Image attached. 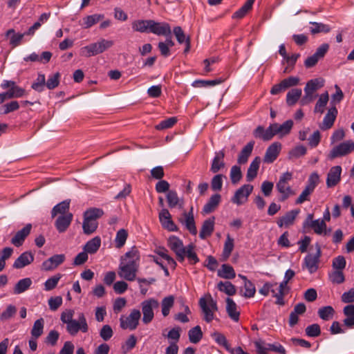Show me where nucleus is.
<instances>
[{"mask_svg":"<svg viewBox=\"0 0 354 354\" xmlns=\"http://www.w3.org/2000/svg\"><path fill=\"white\" fill-rule=\"evenodd\" d=\"M98 223L97 221H91L84 218L82 223L83 232L86 234H91L95 232L97 228Z\"/></svg>","mask_w":354,"mask_h":354,"instance_id":"nucleus-44","label":"nucleus"},{"mask_svg":"<svg viewBox=\"0 0 354 354\" xmlns=\"http://www.w3.org/2000/svg\"><path fill=\"white\" fill-rule=\"evenodd\" d=\"M34 261V254L30 252H23L14 262L13 268L20 269L30 265Z\"/></svg>","mask_w":354,"mask_h":354,"instance_id":"nucleus-26","label":"nucleus"},{"mask_svg":"<svg viewBox=\"0 0 354 354\" xmlns=\"http://www.w3.org/2000/svg\"><path fill=\"white\" fill-rule=\"evenodd\" d=\"M328 102V94L327 92H326L319 96V98L315 104L314 111L315 113H323L324 112V108L326 106Z\"/></svg>","mask_w":354,"mask_h":354,"instance_id":"nucleus-48","label":"nucleus"},{"mask_svg":"<svg viewBox=\"0 0 354 354\" xmlns=\"http://www.w3.org/2000/svg\"><path fill=\"white\" fill-rule=\"evenodd\" d=\"M139 268L140 252L137 248L133 246L130 251L120 257L118 274L124 280L133 281L136 279Z\"/></svg>","mask_w":354,"mask_h":354,"instance_id":"nucleus-1","label":"nucleus"},{"mask_svg":"<svg viewBox=\"0 0 354 354\" xmlns=\"http://www.w3.org/2000/svg\"><path fill=\"white\" fill-rule=\"evenodd\" d=\"M7 97L8 99L17 98L24 96L26 94V91L16 84L10 88L7 92Z\"/></svg>","mask_w":354,"mask_h":354,"instance_id":"nucleus-55","label":"nucleus"},{"mask_svg":"<svg viewBox=\"0 0 354 354\" xmlns=\"http://www.w3.org/2000/svg\"><path fill=\"white\" fill-rule=\"evenodd\" d=\"M224 150H221L215 153V156L212 160V162L210 167V171L212 173L216 174L225 167V164L224 162Z\"/></svg>","mask_w":354,"mask_h":354,"instance_id":"nucleus-24","label":"nucleus"},{"mask_svg":"<svg viewBox=\"0 0 354 354\" xmlns=\"http://www.w3.org/2000/svg\"><path fill=\"white\" fill-rule=\"evenodd\" d=\"M212 337L214 339L215 342L218 344L223 346L227 350L230 349V345L225 336L223 334L218 332H214L212 334Z\"/></svg>","mask_w":354,"mask_h":354,"instance_id":"nucleus-61","label":"nucleus"},{"mask_svg":"<svg viewBox=\"0 0 354 354\" xmlns=\"http://www.w3.org/2000/svg\"><path fill=\"white\" fill-rule=\"evenodd\" d=\"M221 201V195L216 194L212 195L203 209V214H209L215 210Z\"/></svg>","mask_w":354,"mask_h":354,"instance_id":"nucleus-32","label":"nucleus"},{"mask_svg":"<svg viewBox=\"0 0 354 354\" xmlns=\"http://www.w3.org/2000/svg\"><path fill=\"white\" fill-rule=\"evenodd\" d=\"M32 285L30 278H24L19 280L14 287L13 292L15 295H19L26 291Z\"/></svg>","mask_w":354,"mask_h":354,"instance_id":"nucleus-37","label":"nucleus"},{"mask_svg":"<svg viewBox=\"0 0 354 354\" xmlns=\"http://www.w3.org/2000/svg\"><path fill=\"white\" fill-rule=\"evenodd\" d=\"M214 217L206 219L199 233V236L201 239H205L212 235L214 230Z\"/></svg>","mask_w":354,"mask_h":354,"instance_id":"nucleus-28","label":"nucleus"},{"mask_svg":"<svg viewBox=\"0 0 354 354\" xmlns=\"http://www.w3.org/2000/svg\"><path fill=\"white\" fill-rule=\"evenodd\" d=\"M44 326V320L40 318L36 320L31 330V335L36 339L39 338L43 333Z\"/></svg>","mask_w":354,"mask_h":354,"instance_id":"nucleus-45","label":"nucleus"},{"mask_svg":"<svg viewBox=\"0 0 354 354\" xmlns=\"http://www.w3.org/2000/svg\"><path fill=\"white\" fill-rule=\"evenodd\" d=\"M32 228L31 224H27L21 230L18 231L12 238L11 243L16 247L21 246L25 239L28 236Z\"/></svg>","mask_w":354,"mask_h":354,"instance_id":"nucleus-25","label":"nucleus"},{"mask_svg":"<svg viewBox=\"0 0 354 354\" xmlns=\"http://www.w3.org/2000/svg\"><path fill=\"white\" fill-rule=\"evenodd\" d=\"M337 113V109L335 106L330 108L328 110L322 123L319 125L320 129L322 130H328L330 129L334 124Z\"/></svg>","mask_w":354,"mask_h":354,"instance_id":"nucleus-23","label":"nucleus"},{"mask_svg":"<svg viewBox=\"0 0 354 354\" xmlns=\"http://www.w3.org/2000/svg\"><path fill=\"white\" fill-rule=\"evenodd\" d=\"M329 280L333 283L340 284L344 282L345 277L342 270H334L328 274Z\"/></svg>","mask_w":354,"mask_h":354,"instance_id":"nucleus-54","label":"nucleus"},{"mask_svg":"<svg viewBox=\"0 0 354 354\" xmlns=\"http://www.w3.org/2000/svg\"><path fill=\"white\" fill-rule=\"evenodd\" d=\"M73 214L66 213L64 215H60L55 222V226L59 233H63L67 230L73 221Z\"/></svg>","mask_w":354,"mask_h":354,"instance_id":"nucleus-22","label":"nucleus"},{"mask_svg":"<svg viewBox=\"0 0 354 354\" xmlns=\"http://www.w3.org/2000/svg\"><path fill=\"white\" fill-rule=\"evenodd\" d=\"M174 34L176 37V39L179 44L185 43L186 47L184 52L186 53L190 49V37L189 36H186L184 31L183 30L180 26H176L173 30Z\"/></svg>","mask_w":354,"mask_h":354,"instance_id":"nucleus-29","label":"nucleus"},{"mask_svg":"<svg viewBox=\"0 0 354 354\" xmlns=\"http://www.w3.org/2000/svg\"><path fill=\"white\" fill-rule=\"evenodd\" d=\"M221 82H223V80H195L192 83V86L194 87H207V86H213L216 84H219Z\"/></svg>","mask_w":354,"mask_h":354,"instance_id":"nucleus-56","label":"nucleus"},{"mask_svg":"<svg viewBox=\"0 0 354 354\" xmlns=\"http://www.w3.org/2000/svg\"><path fill=\"white\" fill-rule=\"evenodd\" d=\"M104 214V212L100 208H90L84 213V218L91 221H97Z\"/></svg>","mask_w":354,"mask_h":354,"instance_id":"nucleus-47","label":"nucleus"},{"mask_svg":"<svg viewBox=\"0 0 354 354\" xmlns=\"http://www.w3.org/2000/svg\"><path fill=\"white\" fill-rule=\"evenodd\" d=\"M167 200L168 205L170 208H174L179 206V208H182V205L179 204V198L175 191L170 190L167 194Z\"/></svg>","mask_w":354,"mask_h":354,"instance_id":"nucleus-53","label":"nucleus"},{"mask_svg":"<svg viewBox=\"0 0 354 354\" xmlns=\"http://www.w3.org/2000/svg\"><path fill=\"white\" fill-rule=\"evenodd\" d=\"M151 20H136L132 23V28L140 32H149Z\"/></svg>","mask_w":354,"mask_h":354,"instance_id":"nucleus-39","label":"nucleus"},{"mask_svg":"<svg viewBox=\"0 0 354 354\" xmlns=\"http://www.w3.org/2000/svg\"><path fill=\"white\" fill-rule=\"evenodd\" d=\"M187 257L192 264H196L199 261L196 253L194 251V246L192 244L186 246L185 250V257Z\"/></svg>","mask_w":354,"mask_h":354,"instance_id":"nucleus-58","label":"nucleus"},{"mask_svg":"<svg viewBox=\"0 0 354 354\" xmlns=\"http://www.w3.org/2000/svg\"><path fill=\"white\" fill-rule=\"evenodd\" d=\"M112 328L108 325H104L100 330V336L104 341H109L113 336Z\"/></svg>","mask_w":354,"mask_h":354,"instance_id":"nucleus-63","label":"nucleus"},{"mask_svg":"<svg viewBox=\"0 0 354 354\" xmlns=\"http://www.w3.org/2000/svg\"><path fill=\"white\" fill-rule=\"evenodd\" d=\"M335 313V310L332 306H327L320 308L318 310V315L319 317L325 321L330 319Z\"/></svg>","mask_w":354,"mask_h":354,"instance_id":"nucleus-52","label":"nucleus"},{"mask_svg":"<svg viewBox=\"0 0 354 354\" xmlns=\"http://www.w3.org/2000/svg\"><path fill=\"white\" fill-rule=\"evenodd\" d=\"M59 73H55L53 75H50L48 77L47 82H46V87L50 90L55 88L59 85Z\"/></svg>","mask_w":354,"mask_h":354,"instance_id":"nucleus-60","label":"nucleus"},{"mask_svg":"<svg viewBox=\"0 0 354 354\" xmlns=\"http://www.w3.org/2000/svg\"><path fill=\"white\" fill-rule=\"evenodd\" d=\"M65 255L55 254L44 261L41 264V269L45 271H50L55 269L65 261Z\"/></svg>","mask_w":354,"mask_h":354,"instance_id":"nucleus-20","label":"nucleus"},{"mask_svg":"<svg viewBox=\"0 0 354 354\" xmlns=\"http://www.w3.org/2000/svg\"><path fill=\"white\" fill-rule=\"evenodd\" d=\"M218 275L223 279H232L235 277L236 274L232 266L228 264H223L218 271Z\"/></svg>","mask_w":354,"mask_h":354,"instance_id":"nucleus-42","label":"nucleus"},{"mask_svg":"<svg viewBox=\"0 0 354 354\" xmlns=\"http://www.w3.org/2000/svg\"><path fill=\"white\" fill-rule=\"evenodd\" d=\"M342 167L339 165L332 167L326 178V185L328 187H333L337 185L341 179Z\"/></svg>","mask_w":354,"mask_h":354,"instance_id":"nucleus-21","label":"nucleus"},{"mask_svg":"<svg viewBox=\"0 0 354 354\" xmlns=\"http://www.w3.org/2000/svg\"><path fill=\"white\" fill-rule=\"evenodd\" d=\"M310 227L317 234H326V224L323 220L317 219L312 221Z\"/></svg>","mask_w":354,"mask_h":354,"instance_id":"nucleus-46","label":"nucleus"},{"mask_svg":"<svg viewBox=\"0 0 354 354\" xmlns=\"http://www.w3.org/2000/svg\"><path fill=\"white\" fill-rule=\"evenodd\" d=\"M302 91L301 88H292L289 91L286 95V103L288 106H293L301 97Z\"/></svg>","mask_w":354,"mask_h":354,"instance_id":"nucleus-41","label":"nucleus"},{"mask_svg":"<svg viewBox=\"0 0 354 354\" xmlns=\"http://www.w3.org/2000/svg\"><path fill=\"white\" fill-rule=\"evenodd\" d=\"M74 310L68 309L62 313L60 319L66 325L67 332L73 336L76 335L80 331L86 333L88 330V325L86 318L83 313H78L77 319H73Z\"/></svg>","mask_w":354,"mask_h":354,"instance_id":"nucleus-2","label":"nucleus"},{"mask_svg":"<svg viewBox=\"0 0 354 354\" xmlns=\"http://www.w3.org/2000/svg\"><path fill=\"white\" fill-rule=\"evenodd\" d=\"M104 18V15L95 14L88 15L83 18V26L85 28H88L98 23L101 19Z\"/></svg>","mask_w":354,"mask_h":354,"instance_id":"nucleus-50","label":"nucleus"},{"mask_svg":"<svg viewBox=\"0 0 354 354\" xmlns=\"http://www.w3.org/2000/svg\"><path fill=\"white\" fill-rule=\"evenodd\" d=\"M299 213V209H294L289 211L286 213V214L283 216H281L278 221H277V225L279 227H281L283 226L285 227H289L290 225H293L295 220Z\"/></svg>","mask_w":354,"mask_h":354,"instance_id":"nucleus-27","label":"nucleus"},{"mask_svg":"<svg viewBox=\"0 0 354 354\" xmlns=\"http://www.w3.org/2000/svg\"><path fill=\"white\" fill-rule=\"evenodd\" d=\"M292 174L288 171L283 173L280 176L276 185V188L281 194L279 198L280 201H285L289 197L296 194L295 190H293L288 184L289 181L292 180Z\"/></svg>","mask_w":354,"mask_h":354,"instance_id":"nucleus-4","label":"nucleus"},{"mask_svg":"<svg viewBox=\"0 0 354 354\" xmlns=\"http://www.w3.org/2000/svg\"><path fill=\"white\" fill-rule=\"evenodd\" d=\"M254 145V142L250 141L242 149L237 159L239 164L243 165L248 162V158L252 152Z\"/></svg>","mask_w":354,"mask_h":354,"instance_id":"nucleus-31","label":"nucleus"},{"mask_svg":"<svg viewBox=\"0 0 354 354\" xmlns=\"http://www.w3.org/2000/svg\"><path fill=\"white\" fill-rule=\"evenodd\" d=\"M199 306L204 313V320L207 323L211 322L214 318V312L218 310L216 301L212 299L211 295H209L207 299H200Z\"/></svg>","mask_w":354,"mask_h":354,"instance_id":"nucleus-7","label":"nucleus"},{"mask_svg":"<svg viewBox=\"0 0 354 354\" xmlns=\"http://www.w3.org/2000/svg\"><path fill=\"white\" fill-rule=\"evenodd\" d=\"M159 221L162 225V226L170 231V232H176L178 228L176 225L171 220V216L167 209H162L159 213Z\"/></svg>","mask_w":354,"mask_h":354,"instance_id":"nucleus-18","label":"nucleus"},{"mask_svg":"<svg viewBox=\"0 0 354 354\" xmlns=\"http://www.w3.org/2000/svg\"><path fill=\"white\" fill-rule=\"evenodd\" d=\"M178 221L182 223L192 234L196 235L197 234L192 207L189 212H184L182 216L178 218Z\"/></svg>","mask_w":354,"mask_h":354,"instance_id":"nucleus-12","label":"nucleus"},{"mask_svg":"<svg viewBox=\"0 0 354 354\" xmlns=\"http://www.w3.org/2000/svg\"><path fill=\"white\" fill-rule=\"evenodd\" d=\"M167 246L173 251L178 261L183 262L185 260V250L183 241L176 236H171L167 239Z\"/></svg>","mask_w":354,"mask_h":354,"instance_id":"nucleus-11","label":"nucleus"},{"mask_svg":"<svg viewBox=\"0 0 354 354\" xmlns=\"http://www.w3.org/2000/svg\"><path fill=\"white\" fill-rule=\"evenodd\" d=\"M140 317V311L138 309H133L127 317L123 315L120 317V327L124 330H133L138 327Z\"/></svg>","mask_w":354,"mask_h":354,"instance_id":"nucleus-9","label":"nucleus"},{"mask_svg":"<svg viewBox=\"0 0 354 354\" xmlns=\"http://www.w3.org/2000/svg\"><path fill=\"white\" fill-rule=\"evenodd\" d=\"M234 239L232 238L230 234H227L222 253L223 261H226L230 257L234 247Z\"/></svg>","mask_w":354,"mask_h":354,"instance_id":"nucleus-40","label":"nucleus"},{"mask_svg":"<svg viewBox=\"0 0 354 354\" xmlns=\"http://www.w3.org/2000/svg\"><path fill=\"white\" fill-rule=\"evenodd\" d=\"M114 42L112 40L100 39L97 42L92 43L81 48V53L82 55L89 57L102 53L105 50L111 48Z\"/></svg>","mask_w":354,"mask_h":354,"instance_id":"nucleus-3","label":"nucleus"},{"mask_svg":"<svg viewBox=\"0 0 354 354\" xmlns=\"http://www.w3.org/2000/svg\"><path fill=\"white\" fill-rule=\"evenodd\" d=\"M329 46L327 44H323L316 50V52L311 56L308 57L304 62V65L306 68H312L315 66L318 61L322 59L327 51L328 50Z\"/></svg>","mask_w":354,"mask_h":354,"instance_id":"nucleus-14","label":"nucleus"},{"mask_svg":"<svg viewBox=\"0 0 354 354\" xmlns=\"http://www.w3.org/2000/svg\"><path fill=\"white\" fill-rule=\"evenodd\" d=\"M217 288L221 292H223L229 296L236 294V288L230 281H220L217 285Z\"/></svg>","mask_w":354,"mask_h":354,"instance_id":"nucleus-43","label":"nucleus"},{"mask_svg":"<svg viewBox=\"0 0 354 354\" xmlns=\"http://www.w3.org/2000/svg\"><path fill=\"white\" fill-rule=\"evenodd\" d=\"M315 252L310 253L304 258V263L310 273L315 272L319 268L322 255L321 247L319 243L315 245Z\"/></svg>","mask_w":354,"mask_h":354,"instance_id":"nucleus-10","label":"nucleus"},{"mask_svg":"<svg viewBox=\"0 0 354 354\" xmlns=\"http://www.w3.org/2000/svg\"><path fill=\"white\" fill-rule=\"evenodd\" d=\"M101 245V239L99 236H95L88 241L84 247V250L89 254L95 253Z\"/></svg>","mask_w":354,"mask_h":354,"instance_id":"nucleus-38","label":"nucleus"},{"mask_svg":"<svg viewBox=\"0 0 354 354\" xmlns=\"http://www.w3.org/2000/svg\"><path fill=\"white\" fill-rule=\"evenodd\" d=\"M299 79L296 77H289L283 80L279 84L274 85L271 90L272 95H277L289 87L294 86L298 84Z\"/></svg>","mask_w":354,"mask_h":354,"instance_id":"nucleus-15","label":"nucleus"},{"mask_svg":"<svg viewBox=\"0 0 354 354\" xmlns=\"http://www.w3.org/2000/svg\"><path fill=\"white\" fill-rule=\"evenodd\" d=\"M140 305L143 315L142 321L145 324H149L153 319V310L158 308L159 302L157 299L151 298L143 301Z\"/></svg>","mask_w":354,"mask_h":354,"instance_id":"nucleus-8","label":"nucleus"},{"mask_svg":"<svg viewBox=\"0 0 354 354\" xmlns=\"http://www.w3.org/2000/svg\"><path fill=\"white\" fill-rule=\"evenodd\" d=\"M226 310L229 317L234 321L238 322L240 313L237 310L235 302L230 297L226 299Z\"/></svg>","mask_w":354,"mask_h":354,"instance_id":"nucleus-33","label":"nucleus"},{"mask_svg":"<svg viewBox=\"0 0 354 354\" xmlns=\"http://www.w3.org/2000/svg\"><path fill=\"white\" fill-rule=\"evenodd\" d=\"M324 86V80L322 79H313L308 81L304 88L305 95L301 98L300 104L304 106L314 100V93L319 88Z\"/></svg>","mask_w":354,"mask_h":354,"instance_id":"nucleus-6","label":"nucleus"},{"mask_svg":"<svg viewBox=\"0 0 354 354\" xmlns=\"http://www.w3.org/2000/svg\"><path fill=\"white\" fill-rule=\"evenodd\" d=\"M253 135L256 138L268 141L277 135V133L273 124H271L266 129L262 126H258L254 131Z\"/></svg>","mask_w":354,"mask_h":354,"instance_id":"nucleus-17","label":"nucleus"},{"mask_svg":"<svg viewBox=\"0 0 354 354\" xmlns=\"http://www.w3.org/2000/svg\"><path fill=\"white\" fill-rule=\"evenodd\" d=\"M253 190V186L249 184L241 186L237 189L232 198V202L240 205L247 201L248 196Z\"/></svg>","mask_w":354,"mask_h":354,"instance_id":"nucleus-13","label":"nucleus"},{"mask_svg":"<svg viewBox=\"0 0 354 354\" xmlns=\"http://www.w3.org/2000/svg\"><path fill=\"white\" fill-rule=\"evenodd\" d=\"M149 32L153 33L158 36H170L171 30L169 24L166 22H157L151 20Z\"/></svg>","mask_w":354,"mask_h":354,"instance_id":"nucleus-16","label":"nucleus"},{"mask_svg":"<svg viewBox=\"0 0 354 354\" xmlns=\"http://www.w3.org/2000/svg\"><path fill=\"white\" fill-rule=\"evenodd\" d=\"M70 203L71 200L67 199L65 201H62L61 203H58L53 208L51 211V216L53 218L55 217L58 214H60L61 215H64L66 213L68 212V209L70 207Z\"/></svg>","mask_w":354,"mask_h":354,"instance_id":"nucleus-34","label":"nucleus"},{"mask_svg":"<svg viewBox=\"0 0 354 354\" xmlns=\"http://www.w3.org/2000/svg\"><path fill=\"white\" fill-rule=\"evenodd\" d=\"M276 133L279 134L281 137L287 135L290 133L292 126L293 122L291 120H286L282 124L273 123Z\"/></svg>","mask_w":354,"mask_h":354,"instance_id":"nucleus-36","label":"nucleus"},{"mask_svg":"<svg viewBox=\"0 0 354 354\" xmlns=\"http://www.w3.org/2000/svg\"><path fill=\"white\" fill-rule=\"evenodd\" d=\"M61 277L62 275L60 274H57L47 279L44 283V289L46 291L54 289L57 286Z\"/></svg>","mask_w":354,"mask_h":354,"instance_id":"nucleus-59","label":"nucleus"},{"mask_svg":"<svg viewBox=\"0 0 354 354\" xmlns=\"http://www.w3.org/2000/svg\"><path fill=\"white\" fill-rule=\"evenodd\" d=\"M261 161V159L259 156L255 157L252 161L247 171V181L251 182L257 177Z\"/></svg>","mask_w":354,"mask_h":354,"instance_id":"nucleus-30","label":"nucleus"},{"mask_svg":"<svg viewBox=\"0 0 354 354\" xmlns=\"http://www.w3.org/2000/svg\"><path fill=\"white\" fill-rule=\"evenodd\" d=\"M281 150V144L279 142H273L266 149L263 157V162L266 163H272L277 158Z\"/></svg>","mask_w":354,"mask_h":354,"instance_id":"nucleus-19","label":"nucleus"},{"mask_svg":"<svg viewBox=\"0 0 354 354\" xmlns=\"http://www.w3.org/2000/svg\"><path fill=\"white\" fill-rule=\"evenodd\" d=\"M189 341L192 343H198L203 337V333L199 326H196L189 330L188 333Z\"/></svg>","mask_w":354,"mask_h":354,"instance_id":"nucleus-49","label":"nucleus"},{"mask_svg":"<svg viewBox=\"0 0 354 354\" xmlns=\"http://www.w3.org/2000/svg\"><path fill=\"white\" fill-rule=\"evenodd\" d=\"M242 178L241 168L239 166H232L230 170V178L233 184H236Z\"/></svg>","mask_w":354,"mask_h":354,"instance_id":"nucleus-62","label":"nucleus"},{"mask_svg":"<svg viewBox=\"0 0 354 354\" xmlns=\"http://www.w3.org/2000/svg\"><path fill=\"white\" fill-rule=\"evenodd\" d=\"M354 151V141L348 140L335 146L327 156L328 160L347 156Z\"/></svg>","mask_w":354,"mask_h":354,"instance_id":"nucleus-5","label":"nucleus"},{"mask_svg":"<svg viewBox=\"0 0 354 354\" xmlns=\"http://www.w3.org/2000/svg\"><path fill=\"white\" fill-rule=\"evenodd\" d=\"M128 237V232L124 229H120L118 231L115 239V247L121 248L124 246Z\"/></svg>","mask_w":354,"mask_h":354,"instance_id":"nucleus-51","label":"nucleus"},{"mask_svg":"<svg viewBox=\"0 0 354 354\" xmlns=\"http://www.w3.org/2000/svg\"><path fill=\"white\" fill-rule=\"evenodd\" d=\"M45 85V75L44 74H39L35 82L32 84V88L37 91L41 92Z\"/></svg>","mask_w":354,"mask_h":354,"instance_id":"nucleus-64","label":"nucleus"},{"mask_svg":"<svg viewBox=\"0 0 354 354\" xmlns=\"http://www.w3.org/2000/svg\"><path fill=\"white\" fill-rule=\"evenodd\" d=\"M310 24L313 26L310 28V32L313 35L319 32H328L330 30V27L324 24L313 21L310 22Z\"/></svg>","mask_w":354,"mask_h":354,"instance_id":"nucleus-57","label":"nucleus"},{"mask_svg":"<svg viewBox=\"0 0 354 354\" xmlns=\"http://www.w3.org/2000/svg\"><path fill=\"white\" fill-rule=\"evenodd\" d=\"M175 297L173 295H169L164 297L161 301V311L163 317H167L170 313L171 308L174 305Z\"/></svg>","mask_w":354,"mask_h":354,"instance_id":"nucleus-35","label":"nucleus"}]
</instances>
